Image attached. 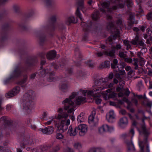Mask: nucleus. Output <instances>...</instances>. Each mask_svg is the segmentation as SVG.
Segmentation results:
<instances>
[{
    "label": "nucleus",
    "mask_w": 152,
    "mask_h": 152,
    "mask_svg": "<svg viewBox=\"0 0 152 152\" xmlns=\"http://www.w3.org/2000/svg\"><path fill=\"white\" fill-rule=\"evenodd\" d=\"M104 88L103 86L102 88L100 87L94 89L92 90L89 91L87 92V94L88 95H91L95 97H98V96L97 93H99L102 89Z\"/></svg>",
    "instance_id": "nucleus-11"
},
{
    "label": "nucleus",
    "mask_w": 152,
    "mask_h": 152,
    "mask_svg": "<svg viewBox=\"0 0 152 152\" xmlns=\"http://www.w3.org/2000/svg\"><path fill=\"white\" fill-rule=\"evenodd\" d=\"M120 125H127L128 124V121L127 118L123 117L120 119Z\"/></svg>",
    "instance_id": "nucleus-31"
},
{
    "label": "nucleus",
    "mask_w": 152,
    "mask_h": 152,
    "mask_svg": "<svg viewBox=\"0 0 152 152\" xmlns=\"http://www.w3.org/2000/svg\"><path fill=\"white\" fill-rule=\"evenodd\" d=\"M118 56L120 57L124 58L127 56L126 54L124 53L122 51H119L118 53Z\"/></svg>",
    "instance_id": "nucleus-42"
},
{
    "label": "nucleus",
    "mask_w": 152,
    "mask_h": 152,
    "mask_svg": "<svg viewBox=\"0 0 152 152\" xmlns=\"http://www.w3.org/2000/svg\"><path fill=\"white\" fill-rule=\"evenodd\" d=\"M8 1V0H0V5H4Z\"/></svg>",
    "instance_id": "nucleus-57"
},
{
    "label": "nucleus",
    "mask_w": 152,
    "mask_h": 152,
    "mask_svg": "<svg viewBox=\"0 0 152 152\" xmlns=\"http://www.w3.org/2000/svg\"><path fill=\"white\" fill-rule=\"evenodd\" d=\"M115 77L119 80H121L122 78V76L118 73H117L115 74Z\"/></svg>",
    "instance_id": "nucleus-55"
},
{
    "label": "nucleus",
    "mask_w": 152,
    "mask_h": 152,
    "mask_svg": "<svg viewBox=\"0 0 152 152\" xmlns=\"http://www.w3.org/2000/svg\"><path fill=\"white\" fill-rule=\"evenodd\" d=\"M56 137L57 139H61L63 138L64 136L61 133H59L56 134Z\"/></svg>",
    "instance_id": "nucleus-49"
},
{
    "label": "nucleus",
    "mask_w": 152,
    "mask_h": 152,
    "mask_svg": "<svg viewBox=\"0 0 152 152\" xmlns=\"http://www.w3.org/2000/svg\"><path fill=\"white\" fill-rule=\"evenodd\" d=\"M36 74H37V73L36 72L35 73H34L32 74L31 75H30V79L31 80L34 79L36 77Z\"/></svg>",
    "instance_id": "nucleus-62"
},
{
    "label": "nucleus",
    "mask_w": 152,
    "mask_h": 152,
    "mask_svg": "<svg viewBox=\"0 0 152 152\" xmlns=\"http://www.w3.org/2000/svg\"><path fill=\"white\" fill-rule=\"evenodd\" d=\"M51 65L47 66L45 69H44L45 71L46 72V74H49L50 75H54L55 73L51 71Z\"/></svg>",
    "instance_id": "nucleus-27"
},
{
    "label": "nucleus",
    "mask_w": 152,
    "mask_h": 152,
    "mask_svg": "<svg viewBox=\"0 0 152 152\" xmlns=\"http://www.w3.org/2000/svg\"><path fill=\"white\" fill-rule=\"evenodd\" d=\"M51 65V67H53L55 69H57L59 67V66L54 63H52Z\"/></svg>",
    "instance_id": "nucleus-54"
},
{
    "label": "nucleus",
    "mask_w": 152,
    "mask_h": 152,
    "mask_svg": "<svg viewBox=\"0 0 152 152\" xmlns=\"http://www.w3.org/2000/svg\"><path fill=\"white\" fill-rule=\"evenodd\" d=\"M39 43L40 45H42L46 41L45 35L43 34H40L39 36Z\"/></svg>",
    "instance_id": "nucleus-29"
},
{
    "label": "nucleus",
    "mask_w": 152,
    "mask_h": 152,
    "mask_svg": "<svg viewBox=\"0 0 152 152\" xmlns=\"http://www.w3.org/2000/svg\"><path fill=\"white\" fill-rule=\"evenodd\" d=\"M117 95V94L114 92H112L110 93L108 95V97L109 98H115Z\"/></svg>",
    "instance_id": "nucleus-47"
},
{
    "label": "nucleus",
    "mask_w": 152,
    "mask_h": 152,
    "mask_svg": "<svg viewBox=\"0 0 152 152\" xmlns=\"http://www.w3.org/2000/svg\"><path fill=\"white\" fill-rule=\"evenodd\" d=\"M77 132V127L73 128L72 126L70 125L68 130L67 134L70 136H74L76 135Z\"/></svg>",
    "instance_id": "nucleus-17"
},
{
    "label": "nucleus",
    "mask_w": 152,
    "mask_h": 152,
    "mask_svg": "<svg viewBox=\"0 0 152 152\" xmlns=\"http://www.w3.org/2000/svg\"><path fill=\"white\" fill-rule=\"evenodd\" d=\"M106 118L109 122H113V120L114 118V112L113 111H110L108 114V118L107 116Z\"/></svg>",
    "instance_id": "nucleus-28"
},
{
    "label": "nucleus",
    "mask_w": 152,
    "mask_h": 152,
    "mask_svg": "<svg viewBox=\"0 0 152 152\" xmlns=\"http://www.w3.org/2000/svg\"><path fill=\"white\" fill-rule=\"evenodd\" d=\"M77 95V93L73 92L69 96V98H66L62 102V104L64 105V109L66 110H68L67 112L69 113H73L74 111V102L77 105L85 102L86 97L81 96H78L75 101L74 98Z\"/></svg>",
    "instance_id": "nucleus-1"
},
{
    "label": "nucleus",
    "mask_w": 152,
    "mask_h": 152,
    "mask_svg": "<svg viewBox=\"0 0 152 152\" xmlns=\"http://www.w3.org/2000/svg\"><path fill=\"white\" fill-rule=\"evenodd\" d=\"M124 44L126 46V50H128L129 49L131 48L130 42L129 41L126 40H124L123 41Z\"/></svg>",
    "instance_id": "nucleus-38"
},
{
    "label": "nucleus",
    "mask_w": 152,
    "mask_h": 152,
    "mask_svg": "<svg viewBox=\"0 0 152 152\" xmlns=\"http://www.w3.org/2000/svg\"><path fill=\"white\" fill-rule=\"evenodd\" d=\"M14 79V78H12L11 77V75H10V77L4 81V83L5 84H7L10 82V80L11 79Z\"/></svg>",
    "instance_id": "nucleus-48"
},
{
    "label": "nucleus",
    "mask_w": 152,
    "mask_h": 152,
    "mask_svg": "<svg viewBox=\"0 0 152 152\" xmlns=\"http://www.w3.org/2000/svg\"><path fill=\"white\" fill-rule=\"evenodd\" d=\"M110 61H105L102 63L99 66V68L102 69L103 68H109L110 67Z\"/></svg>",
    "instance_id": "nucleus-23"
},
{
    "label": "nucleus",
    "mask_w": 152,
    "mask_h": 152,
    "mask_svg": "<svg viewBox=\"0 0 152 152\" xmlns=\"http://www.w3.org/2000/svg\"><path fill=\"white\" fill-rule=\"evenodd\" d=\"M84 0H77V6L75 14L77 16L79 17L80 20L82 21L81 25L83 27V30L85 31H88L89 28V26L87 25L86 23L84 22L82 15L80 12V9L81 10L83 13H84L86 10V8L84 5Z\"/></svg>",
    "instance_id": "nucleus-4"
},
{
    "label": "nucleus",
    "mask_w": 152,
    "mask_h": 152,
    "mask_svg": "<svg viewBox=\"0 0 152 152\" xmlns=\"http://www.w3.org/2000/svg\"><path fill=\"white\" fill-rule=\"evenodd\" d=\"M104 51L102 52L98 51L95 53V55L97 57H102L104 55Z\"/></svg>",
    "instance_id": "nucleus-39"
},
{
    "label": "nucleus",
    "mask_w": 152,
    "mask_h": 152,
    "mask_svg": "<svg viewBox=\"0 0 152 152\" xmlns=\"http://www.w3.org/2000/svg\"><path fill=\"white\" fill-rule=\"evenodd\" d=\"M94 115H90L88 117V122L92 125L94 124Z\"/></svg>",
    "instance_id": "nucleus-37"
},
{
    "label": "nucleus",
    "mask_w": 152,
    "mask_h": 152,
    "mask_svg": "<svg viewBox=\"0 0 152 152\" xmlns=\"http://www.w3.org/2000/svg\"><path fill=\"white\" fill-rule=\"evenodd\" d=\"M28 79V76L25 75L23 76V78L18 82V84L23 88H25L26 87V84L25 83Z\"/></svg>",
    "instance_id": "nucleus-22"
},
{
    "label": "nucleus",
    "mask_w": 152,
    "mask_h": 152,
    "mask_svg": "<svg viewBox=\"0 0 152 152\" xmlns=\"http://www.w3.org/2000/svg\"><path fill=\"white\" fill-rule=\"evenodd\" d=\"M115 52V48H112L109 51L105 50L104 51V55L112 57H114Z\"/></svg>",
    "instance_id": "nucleus-24"
},
{
    "label": "nucleus",
    "mask_w": 152,
    "mask_h": 152,
    "mask_svg": "<svg viewBox=\"0 0 152 152\" xmlns=\"http://www.w3.org/2000/svg\"><path fill=\"white\" fill-rule=\"evenodd\" d=\"M143 124L141 126V132L145 136L148 135L150 134V132L148 129L146 128V126L145 124L144 119L143 118L142 119Z\"/></svg>",
    "instance_id": "nucleus-18"
},
{
    "label": "nucleus",
    "mask_w": 152,
    "mask_h": 152,
    "mask_svg": "<svg viewBox=\"0 0 152 152\" xmlns=\"http://www.w3.org/2000/svg\"><path fill=\"white\" fill-rule=\"evenodd\" d=\"M113 130V127L109 126L107 124H104L99 129V132L100 133L103 134L107 132H111Z\"/></svg>",
    "instance_id": "nucleus-10"
},
{
    "label": "nucleus",
    "mask_w": 152,
    "mask_h": 152,
    "mask_svg": "<svg viewBox=\"0 0 152 152\" xmlns=\"http://www.w3.org/2000/svg\"><path fill=\"white\" fill-rule=\"evenodd\" d=\"M76 75L77 77H79L83 76V73L81 71H79L77 72Z\"/></svg>",
    "instance_id": "nucleus-56"
},
{
    "label": "nucleus",
    "mask_w": 152,
    "mask_h": 152,
    "mask_svg": "<svg viewBox=\"0 0 152 152\" xmlns=\"http://www.w3.org/2000/svg\"><path fill=\"white\" fill-rule=\"evenodd\" d=\"M77 20H75L74 17L71 16L66 20L65 23L66 24L69 25L72 23H76L77 22Z\"/></svg>",
    "instance_id": "nucleus-25"
},
{
    "label": "nucleus",
    "mask_w": 152,
    "mask_h": 152,
    "mask_svg": "<svg viewBox=\"0 0 152 152\" xmlns=\"http://www.w3.org/2000/svg\"><path fill=\"white\" fill-rule=\"evenodd\" d=\"M140 64L141 66H142L145 64V60L144 59L142 58L141 57L139 58Z\"/></svg>",
    "instance_id": "nucleus-46"
},
{
    "label": "nucleus",
    "mask_w": 152,
    "mask_h": 152,
    "mask_svg": "<svg viewBox=\"0 0 152 152\" xmlns=\"http://www.w3.org/2000/svg\"><path fill=\"white\" fill-rule=\"evenodd\" d=\"M118 61L117 59H113V63L111 64V67L114 69V70L118 72L119 71V69L118 66Z\"/></svg>",
    "instance_id": "nucleus-21"
},
{
    "label": "nucleus",
    "mask_w": 152,
    "mask_h": 152,
    "mask_svg": "<svg viewBox=\"0 0 152 152\" xmlns=\"http://www.w3.org/2000/svg\"><path fill=\"white\" fill-rule=\"evenodd\" d=\"M50 146L49 145H44L42 148V149L43 151H45L48 150L50 148Z\"/></svg>",
    "instance_id": "nucleus-61"
},
{
    "label": "nucleus",
    "mask_w": 152,
    "mask_h": 152,
    "mask_svg": "<svg viewBox=\"0 0 152 152\" xmlns=\"http://www.w3.org/2000/svg\"><path fill=\"white\" fill-rule=\"evenodd\" d=\"M38 75L40 76L44 77L46 75V72H45L44 69H41L38 72Z\"/></svg>",
    "instance_id": "nucleus-40"
},
{
    "label": "nucleus",
    "mask_w": 152,
    "mask_h": 152,
    "mask_svg": "<svg viewBox=\"0 0 152 152\" xmlns=\"http://www.w3.org/2000/svg\"><path fill=\"white\" fill-rule=\"evenodd\" d=\"M117 26H114L113 23L112 22L109 23H108L107 28L108 30H111L113 31V30H117L118 29V31L120 29H121L122 27H124L125 25L124 20L122 19H119L117 20L116 22Z\"/></svg>",
    "instance_id": "nucleus-6"
},
{
    "label": "nucleus",
    "mask_w": 152,
    "mask_h": 152,
    "mask_svg": "<svg viewBox=\"0 0 152 152\" xmlns=\"http://www.w3.org/2000/svg\"><path fill=\"white\" fill-rule=\"evenodd\" d=\"M40 130L44 133L47 134H52L54 132V129L53 126H48L44 129H40Z\"/></svg>",
    "instance_id": "nucleus-14"
},
{
    "label": "nucleus",
    "mask_w": 152,
    "mask_h": 152,
    "mask_svg": "<svg viewBox=\"0 0 152 152\" xmlns=\"http://www.w3.org/2000/svg\"><path fill=\"white\" fill-rule=\"evenodd\" d=\"M139 145L140 148V152H149V146L148 145H147L146 146V149L145 150H144V146L143 142H139Z\"/></svg>",
    "instance_id": "nucleus-26"
},
{
    "label": "nucleus",
    "mask_w": 152,
    "mask_h": 152,
    "mask_svg": "<svg viewBox=\"0 0 152 152\" xmlns=\"http://www.w3.org/2000/svg\"><path fill=\"white\" fill-rule=\"evenodd\" d=\"M65 152H74L73 149L71 148L67 147L64 149Z\"/></svg>",
    "instance_id": "nucleus-50"
},
{
    "label": "nucleus",
    "mask_w": 152,
    "mask_h": 152,
    "mask_svg": "<svg viewBox=\"0 0 152 152\" xmlns=\"http://www.w3.org/2000/svg\"><path fill=\"white\" fill-rule=\"evenodd\" d=\"M74 147L76 149H80L82 148V145L80 143L77 142L75 144Z\"/></svg>",
    "instance_id": "nucleus-43"
},
{
    "label": "nucleus",
    "mask_w": 152,
    "mask_h": 152,
    "mask_svg": "<svg viewBox=\"0 0 152 152\" xmlns=\"http://www.w3.org/2000/svg\"><path fill=\"white\" fill-rule=\"evenodd\" d=\"M20 88L18 86L15 87L11 90L6 94L5 96L7 98H9L14 96L18 94L20 91Z\"/></svg>",
    "instance_id": "nucleus-8"
},
{
    "label": "nucleus",
    "mask_w": 152,
    "mask_h": 152,
    "mask_svg": "<svg viewBox=\"0 0 152 152\" xmlns=\"http://www.w3.org/2000/svg\"><path fill=\"white\" fill-rule=\"evenodd\" d=\"M87 131V126L85 124H80L77 127V132H79L80 136H84Z\"/></svg>",
    "instance_id": "nucleus-9"
},
{
    "label": "nucleus",
    "mask_w": 152,
    "mask_h": 152,
    "mask_svg": "<svg viewBox=\"0 0 152 152\" xmlns=\"http://www.w3.org/2000/svg\"><path fill=\"white\" fill-rule=\"evenodd\" d=\"M125 143L127 145L128 149L129 151H135L134 145L131 140H126L125 141Z\"/></svg>",
    "instance_id": "nucleus-19"
},
{
    "label": "nucleus",
    "mask_w": 152,
    "mask_h": 152,
    "mask_svg": "<svg viewBox=\"0 0 152 152\" xmlns=\"http://www.w3.org/2000/svg\"><path fill=\"white\" fill-rule=\"evenodd\" d=\"M124 83L125 82L124 81L122 80L120 81L119 85L120 86V87L123 88Z\"/></svg>",
    "instance_id": "nucleus-64"
},
{
    "label": "nucleus",
    "mask_w": 152,
    "mask_h": 152,
    "mask_svg": "<svg viewBox=\"0 0 152 152\" xmlns=\"http://www.w3.org/2000/svg\"><path fill=\"white\" fill-rule=\"evenodd\" d=\"M99 13L98 11H96L92 15V18L94 20H96L99 18Z\"/></svg>",
    "instance_id": "nucleus-35"
},
{
    "label": "nucleus",
    "mask_w": 152,
    "mask_h": 152,
    "mask_svg": "<svg viewBox=\"0 0 152 152\" xmlns=\"http://www.w3.org/2000/svg\"><path fill=\"white\" fill-rule=\"evenodd\" d=\"M70 121L69 119L66 120L65 119L61 121V124L59 126L58 129H61L63 132L66 130L68 128V126L69 125Z\"/></svg>",
    "instance_id": "nucleus-12"
},
{
    "label": "nucleus",
    "mask_w": 152,
    "mask_h": 152,
    "mask_svg": "<svg viewBox=\"0 0 152 152\" xmlns=\"http://www.w3.org/2000/svg\"><path fill=\"white\" fill-rule=\"evenodd\" d=\"M51 21L53 22H55L56 20V17L55 15H53L50 18Z\"/></svg>",
    "instance_id": "nucleus-60"
},
{
    "label": "nucleus",
    "mask_w": 152,
    "mask_h": 152,
    "mask_svg": "<svg viewBox=\"0 0 152 152\" xmlns=\"http://www.w3.org/2000/svg\"><path fill=\"white\" fill-rule=\"evenodd\" d=\"M124 61L125 62L128 63H131L132 62V60L131 58H125L124 59Z\"/></svg>",
    "instance_id": "nucleus-53"
},
{
    "label": "nucleus",
    "mask_w": 152,
    "mask_h": 152,
    "mask_svg": "<svg viewBox=\"0 0 152 152\" xmlns=\"http://www.w3.org/2000/svg\"><path fill=\"white\" fill-rule=\"evenodd\" d=\"M33 91L29 90L23 95L22 99L23 108L28 113H30L33 104Z\"/></svg>",
    "instance_id": "nucleus-2"
},
{
    "label": "nucleus",
    "mask_w": 152,
    "mask_h": 152,
    "mask_svg": "<svg viewBox=\"0 0 152 152\" xmlns=\"http://www.w3.org/2000/svg\"><path fill=\"white\" fill-rule=\"evenodd\" d=\"M68 86L66 84L63 83L61 84L60 87V90L63 92H66L68 88Z\"/></svg>",
    "instance_id": "nucleus-30"
},
{
    "label": "nucleus",
    "mask_w": 152,
    "mask_h": 152,
    "mask_svg": "<svg viewBox=\"0 0 152 152\" xmlns=\"http://www.w3.org/2000/svg\"><path fill=\"white\" fill-rule=\"evenodd\" d=\"M60 149V145L58 144L53 148L50 152H57Z\"/></svg>",
    "instance_id": "nucleus-36"
},
{
    "label": "nucleus",
    "mask_w": 152,
    "mask_h": 152,
    "mask_svg": "<svg viewBox=\"0 0 152 152\" xmlns=\"http://www.w3.org/2000/svg\"><path fill=\"white\" fill-rule=\"evenodd\" d=\"M89 152H105V151L102 148H93L90 150Z\"/></svg>",
    "instance_id": "nucleus-32"
},
{
    "label": "nucleus",
    "mask_w": 152,
    "mask_h": 152,
    "mask_svg": "<svg viewBox=\"0 0 152 152\" xmlns=\"http://www.w3.org/2000/svg\"><path fill=\"white\" fill-rule=\"evenodd\" d=\"M118 29H117V30H115V32L114 33V35L109 37L107 39V41L109 42L110 44H112L113 43L112 42L113 39L115 40L116 38L119 37V31L118 30Z\"/></svg>",
    "instance_id": "nucleus-15"
},
{
    "label": "nucleus",
    "mask_w": 152,
    "mask_h": 152,
    "mask_svg": "<svg viewBox=\"0 0 152 152\" xmlns=\"http://www.w3.org/2000/svg\"><path fill=\"white\" fill-rule=\"evenodd\" d=\"M103 81L102 79H97L94 82V84L97 86H99L101 85V82Z\"/></svg>",
    "instance_id": "nucleus-41"
},
{
    "label": "nucleus",
    "mask_w": 152,
    "mask_h": 152,
    "mask_svg": "<svg viewBox=\"0 0 152 152\" xmlns=\"http://www.w3.org/2000/svg\"><path fill=\"white\" fill-rule=\"evenodd\" d=\"M87 65L89 67L91 68H93L94 66V64L93 63H91V61L88 62L87 63Z\"/></svg>",
    "instance_id": "nucleus-58"
},
{
    "label": "nucleus",
    "mask_w": 152,
    "mask_h": 152,
    "mask_svg": "<svg viewBox=\"0 0 152 152\" xmlns=\"http://www.w3.org/2000/svg\"><path fill=\"white\" fill-rule=\"evenodd\" d=\"M66 64V62L64 61H62L60 64V66L61 68H63L64 67Z\"/></svg>",
    "instance_id": "nucleus-59"
},
{
    "label": "nucleus",
    "mask_w": 152,
    "mask_h": 152,
    "mask_svg": "<svg viewBox=\"0 0 152 152\" xmlns=\"http://www.w3.org/2000/svg\"><path fill=\"white\" fill-rule=\"evenodd\" d=\"M147 19L149 20H152V11L148 13L147 16Z\"/></svg>",
    "instance_id": "nucleus-51"
},
{
    "label": "nucleus",
    "mask_w": 152,
    "mask_h": 152,
    "mask_svg": "<svg viewBox=\"0 0 152 152\" xmlns=\"http://www.w3.org/2000/svg\"><path fill=\"white\" fill-rule=\"evenodd\" d=\"M1 123H4L8 125H10L12 124V121L10 118H8L6 116H3L0 119Z\"/></svg>",
    "instance_id": "nucleus-16"
},
{
    "label": "nucleus",
    "mask_w": 152,
    "mask_h": 152,
    "mask_svg": "<svg viewBox=\"0 0 152 152\" xmlns=\"http://www.w3.org/2000/svg\"><path fill=\"white\" fill-rule=\"evenodd\" d=\"M14 10L16 12H18L19 10V7L17 5H14L13 6Z\"/></svg>",
    "instance_id": "nucleus-45"
},
{
    "label": "nucleus",
    "mask_w": 152,
    "mask_h": 152,
    "mask_svg": "<svg viewBox=\"0 0 152 152\" xmlns=\"http://www.w3.org/2000/svg\"><path fill=\"white\" fill-rule=\"evenodd\" d=\"M101 101L102 99H101L97 98L96 99L95 102L97 104H99L101 103Z\"/></svg>",
    "instance_id": "nucleus-63"
},
{
    "label": "nucleus",
    "mask_w": 152,
    "mask_h": 152,
    "mask_svg": "<svg viewBox=\"0 0 152 152\" xmlns=\"http://www.w3.org/2000/svg\"><path fill=\"white\" fill-rule=\"evenodd\" d=\"M68 116V114L66 113H60L58 114L56 117L57 119H60L63 118H66Z\"/></svg>",
    "instance_id": "nucleus-34"
},
{
    "label": "nucleus",
    "mask_w": 152,
    "mask_h": 152,
    "mask_svg": "<svg viewBox=\"0 0 152 152\" xmlns=\"http://www.w3.org/2000/svg\"><path fill=\"white\" fill-rule=\"evenodd\" d=\"M33 65L32 63L28 60L26 62L25 66H23L21 63H18L15 66L13 71L10 74L11 77L15 79L20 77L22 72L26 71L28 69V67Z\"/></svg>",
    "instance_id": "nucleus-3"
},
{
    "label": "nucleus",
    "mask_w": 152,
    "mask_h": 152,
    "mask_svg": "<svg viewBox=\"0 0 152 152\" xmlns=\"http://www.w3.org/2000/svg\"><path fill=\"white\" fill-rule=\"evenodd\" d=\"M85 118L83 113H81L78 116L77 118V121L78 122L81 123L84 121Z\"/></svg>",
    "instance_id": "nucleus-33"
},
{
    "label": "nucleus",
    "mask_w": 152,
    "mask_h": 152,
    "mask_svg": "<svg viewBox=\"0 0 152 152\" xmlns=\"http://www.w3.org/2000/svg\"><path fill=\"white\" fill-rule=\"evenodd\" d=\"M75 56L76 58L77 59V60L76 61V64L77 66H79L80 65V61L81 60L82 56L80 52L79 51V49L77 48L75 49Z\"/></svg>",
    "instance_id": "nucleus-13"
},
{
    "label": "nucleus",
    "mask_w": 152,
    "mask_h": 152,
    "mask_svg": "<svg viewBox=\"0 0 152 152\" xmlns=\"http://www.w3.org/2000/svg\"><path fill=\"white\" fill-rule=\"evenodd\" d=\"M111 1L113 3L118 4V6H115L113 8L115 9L124 8L125 3L126 4V5L129 9H130L133 5V3L131 0H111Z\"/></svg>",
    "instance_id": "nucleus-5"
},
{
    "label": "nucleus",
    "mask_w": 152,
    "mask_h": 152,
    "mask_svg": "<svg viewBox=\"0 0 152 152\" xmlns=\"http://www.w3.org/2000/svg\"><path fill=\"white\" fill-rule=\"evenodd\" d=\"M56 53L55 50H51L47 53V58L49 60H53L56 57Z\"/></svg>",
    "instance_id": "nucleus-20"
},
{
    "label": "nucleus",
    "mask_w": 152,
    "mask_h": 152,
    "mask_svg": "<svg viewBox=\"0 0 152 152\" xmlns=\"http://www.w3.org/2000/svg\"><path fill=\"white\" fill-rule=\"evenodd\" d=\"M134 16L133 15H130L129 17V20L130 22V23L132 24L134 23Z\"/></svg>",
    "instance_id": "nucleus-44"
},
{
    "label": "nucleus",
    "mask_w": 152,
    "mask_h": 152,
    "mask_svg": "<svg viewBox=\"0 0 152 152\" xmlns=\"http://www.w3.org/2000/svg\"><path fill=\"white\" fill-rule=\"evenodd\" d=\"M46 63V61L45 59H42L41 61V66L40 69H42L43 68V66L45 65Z\"/></svg>",
    "instance_id": "nucleus-52"
},
{
    "label": "nucleus",
    "mask_w": 152,
    "mask_h": 152,
    "mask_svg": "<svg viewBox=\"0 0 152 152\" xmlns=\"http://www.w3.org/2000/svg\"><path fill=\"white\" fill-rule=\"evenodd\" d=\"M111 2L113 3L110 0ZM116 5L113 6L112 7L110 8L109 6L110 4V2L108 1H105L102 3L101 5L103 8H100V11H102L103 13H106V12H110L113 10H116L113 8L115 6H118V4H115V3H113Z\"/></svg>",
    "instance_id": "nucleus-7"
}]
</instances>
